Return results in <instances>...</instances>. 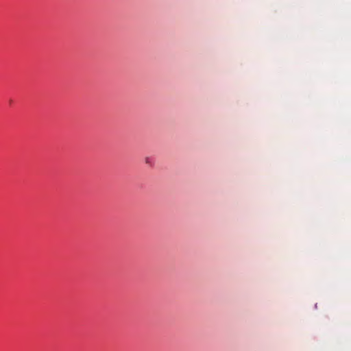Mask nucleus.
Listing matches in <instances>:
<instances>
[{"instance_id": "nucleus-1", "label": "nucleus", "mask_w": 351, "mask_h": 351, "mask_svg": "<svg viewBox=\"0 0 351 351\" xmlns=\"http://www.w3.org/2000/svg\"><path fill=\"white\" fill-rule=\"evenodd\" d=\"M145 162L147 163V164H149L150 163L149 158H147L146 160H145Z\"/></svg>"}]
</instances>
